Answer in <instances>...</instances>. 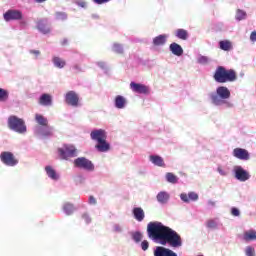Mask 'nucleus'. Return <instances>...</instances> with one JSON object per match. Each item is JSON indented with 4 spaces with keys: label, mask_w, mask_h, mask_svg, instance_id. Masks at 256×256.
<instances>
[{
    "label": "nucleus",
    "mask_w": 256,
    "mask_h": 256,
    "mask_svg": "<svg viewBox=\"0 0 256 256\" xmlns=\"http://www.w3.org/2000/svg\"><path fill=\"white\" fill-rule=\"evenodd\" d=\"M147 235L154 243L159 245H168L173 249L183 247V239L177 231L165 226L159 221L149 222L147 225Z\"/></svg>",
    "instance_id": "obj_1"
},
{
    "label": "nucleus",
    "mask_w": 256,
    "mask_h": 256,
    "mask_svg": "<svg viewBox=\"0 0 256 256\" xmlns=\"http://www.w3.org/2000/svg\"><path fill=\"white\" fill-rule=\"evenodd\" d=\"M210 99L216 107H224V109H233L234 104L229 101L231 99V91L225 86H220L216 92L210 94Z\"/></svg>",
    "instance_id": "obj_2"
},
{
    "label": "nucleus",
    "mask_w": 256,
    "mask_h": 256,
    "mask_svg": "<svg viewBox=\"0 0 256 256\" xmlns=\"http://www.w3.org/2000/svg\"><path fill=\"white\" fill-rule=\"evenodd\" d=\"M214 79L216 83H231L237 81V73L233 69L227 70L225 67L220 66L215 71Z\"/></svg>",
    "instance_id": "obj_3"
},
{
    "label": "nucleus",
    "mask_w": 256,
    "mask_h": 256,
    "mask_svg": "<svg viewBox=\"0 0 256 256\" xmlns=\"http://www.w3.org/2000/svg\"><path fill=\"white\" fill-rule=\"evenodd\" d=\"M8 127L11 131H15V133H27V126L25 125V120L21 119L17 116H10L8 118Z\"/></svg>",
    "instance_id": "obj_4"
},
{
    "label": "nucleus",
    "mask_w": 256,
    "mask_h": 256,
    "mask_svg": "<svg viewBox=\"0 0 256 256\" xmlns=\"http://www.w3.org/2000/svg\"><path fill=\"white\" fill-rule=\"evenodd\" d=\"M58 155L60 159H67L77 157V148L73 145H64L62 148H58Z\"/></svg>",
    "instance_id": "obj_5"
},
{
    "label": "nucleus",
    "mask_w": 256,
    "mask_h": 256,
    "mask_svg": "<svg viewBox=\"0 0 256 256\" xmlns=\"http://www.w3.org/2000/svg\"><path fill=\"white\" fill-rule=\"evenodd\" d=\"M55 131V128L53 126H36L34 128V133L38 137H41V139H49V137H53V133Z\"/></svg>",
    "instance_id": "obj_6"
},
{
    "label": "nucleus",
    "mask_w": 256,
    "mask_h": 256,
    "mask_svg": "<svg viewBox=\"0 0 256 256\" xmlns=\"http://www.w3.org/2000/svg\"><path fill=\"white\" fill-rule=\"evenodd\" d=\"M74 166L78 167V169H84V171H95V165L93 162L85 157L75 159Z\"/></svg>",
    "instance_id": "obj_7"
},
{
    "label": "nucleus",
    "mask_w": 256,
    "mask_h": 256,
    "mask_svg": "<svg viewBox=\"0 0 256 256\" xmlns=\"http://www.w3.org/2000/svg\"><path fill=\"white\" fill-rule=\"evenodd\" d=\"M233 173L235 179H237V181H240L241 183H245V181H249L251 179V174L249 173V171L245 170L241 166H234Z\"/></svg>",
    "instance_id": "obj_8"
},
{
    "label": "nucleus",
    "mask_w": 256,
    "mask_h": 256,
    "mask_svg": "<svg viewBox=\"0 0 256 256\" xmlns=\"http://www.w3.org/2000/svg\"><path fill=\"white\" fill-rule=\"evenodd\" d=\"M130 89L133 93H139L140 95H149L151 88L145 84L131 82Z\"/></svg>",
    "instance_id": "obj_9"
},
{
    "label": "nucleus",
    "mask_w": 256,
    "mask_h": 256,
    "mask_svg": "<svg viewBox=\"0 0 256 256\" xmlns=\"http://www.w3.org/2000/svg\"><path fill=\"white\" fill-rule=\"evenodd\" d=\"M0 159L4 165H7L8 167H15L19 161L15 159V156L11 152H2L0 154Z\"/></svg>",
    "instance_id": "obj_10"
},
{
    "label": "nucleus",
    "mask_w": 256,
    "mask_h": 256,
    "mask_svg": "<svg viewBox=\"0 0 256 256\" xmlns=\"http://www.w3.org/2000/svg\"><path fill=\"white\" fill-rule=\"evenodd\" d=\"M65 101L67 105H71V107H79V95L75 93V91L66 93Z\"/></svg>",
    "instance_id": "obj_11"
},
{
    "label": "nucleus",
    "mask_w": 256,
    "mask_h": 256,
    "mask_svg": "<svg viewBox=\"0 0 256 256\" xmlns=\"http://www.w3.org/2000/svg\"><path fill=\"white\" fill-rule=\"evenodd\" d=\"M232 155L233 157H236V159H240V161H249L251 158L249 151L243 148H235L232 152Z\"/></svg>",
    "instance_id": "obj_12"
},
{
    "label": "nucleus",
    "mask_w": 256,
    "mask_h": 256,
    "mask_svg": "<svg viewBox=\"0 0 256 256\" xmlns=\"http://www.w3.org/2000/svg\"><path fill=\"white\" fill-rule=\"evenodd\" d=\"M90 138L92 139V141H96V143H99L107 139V132H105V130L103 129L93 130L90 133Z\"/></svg>",
    "instance_id": "obj_13"
},
{
    "label": "nucleus",
    "mask_w": 256,
    "mask_h": 256,
    "mask_svg": "<svg viewBox=\"0 0 256 256\" xmlns=\"http://www.w3.org/2000/svg\"><path fill=\"white\" fill-rule=\"evenodd\" d=\"M23 18V14L19 10H8L4 14L5 21H19Z\"/></svg>",
    "instance_id": "obj_14"
},
{
    "label": "nucleus",
    "mask_w": 256,
    "mask_h": 256,
    "mask_svg": "<svg viewBox=\"0 0 256 256\" xmlns=\"http://www.w3.org/2000/svg\"><path fill=\"white\" fill-rule=\"evenodd\" d=\"M154 256H177V253L169 248L158 246L154 250Z\"/></svg>",
    "instance_id": "obj_15"
},
{
    "label": "nucleus",
    "mask_w": 256,
    "mask_h": 256,
    "mask_svg": "<svg viewBox=\"0 0 256 256\" xmlns=\"http://www.w3.org/2000/svg\"><path fill=\"white\" fill-rule=\"evenodd\" d=\"M171 199V195L169 194V192L167 191H160L158 192V194L156 195V201L160 204V205H167V203H169V200Z\"/></svg>",
    "instance_id": "obj_16"
},
{
    "label": "nucleus",
    "mask_w": 256,
    "mask_h": 256,
    "mask_svg": "<svg viewBox=\"0 0 256 256\" xmlns=\"http://www.w3.org/2000/svg\"><path fill=\"white\" fill-rule=\"evenodd\" d=\"M37 29L40 31V33H43L44 35L51 33V28L49 27L47 19L39 20L37 23Z\"/></svg>",
    "instance_id": "obj_17"
},
{
    "label": "nucleus",
    "mask_w": 256,
    "mask_h": 256,
    "mask_svg": "<svg viewBox=\"0 0 256 256\" xmlns=\"http://www.w3.org/2000/svg\"><path fill=\"white\" fill-rule=\"evenodd\" d=\"M38 103L43 107H51V105H53V98L50 94H42L38 100Z\"/></svg>",
    "instance_id": "obj_18"
},
{
    "label": "nucleus",
    "mask_w": 256,
    "mask_h": 256,
    "mask_svg": "<svg viewBox=\"0 0 256 256\" xmlns=\"http://www.w3.org/2000/svg\"><path fill=\"white\" fill-rule=\"evenodd\" d=\"M127 98L121 95H117L114 99V107L116 109H125L127 107Z\"/></svg>",
    "instance_id": "obj_19"
},
{
    "label": "nucleus",
    "mask_w": 256,
    "mask_h": 256,
    "mask_svg": "<svg viewBox=\"0 0 256 256\" xmlns=\"http://www.w3.org/2000/svg\"><path fill=\"white\" fill-rule=\"evenodd\" d=\"M97 151L100 153H107L111 149V144L107 142V139L101 140L100 142H97V145L95 146Z\"/></svg>",
    "instance_id": "obj_20"
},
{
    "label": "nucleus",
    "mask_w": 256,
    "mask_h": 256,
    "mask_svg": "<svg viewBox=\"0 0 256 256\" xmlns=\"http://www.w3.org/2000/svg\"><path fill=\"white\" fill-rule=\"evenodd\" d=\"M180 199L184 203H189V201H198L199 195L195 192H189L188 195L186 193L180 194Z\"/></svg>",
    "instance_id": "obj_21"
},
{
    "label": "nucleus",
    "mask_w": 256,
    "mask_h": 256,
    "mask_svg": "<svg viewBox=\"0 0 256 256\" xmlns=\"http://www.w3.org/2000/svg\"><path fill=\"white\" fill-rule=\"evenodd\" d=\"M169 49L172 55H175L176 57H181V55H183V47L176 42L171 43Z\"/></svg>",
    "instance_id": "obj_22"
},
{
    "label": "nucleus",
    "mask_w": 256,
    "mask_h": 256,
    "mask_svg": "<svg viewBox=\"0 0 256 256\" xmlns=\"http://www.w3.org/2000/svg\"><path fill=\"white\" fill-rule=\"evenodd\" d=\"M132 213L134 215V219H136V221L139 223L145 219V211L141 207L133 208Z\"/></svg>",
    "instance_id": "obj_23"
},
{
    "label": "nucleus",
    "mask_w": 256,
    "mask_h": 256,
    "mask_svg": "<svg viewBox=\"0 0 256 256\" xmlns=\"http://www.w3.org/2000/svg\"><path fill=\"white\" fill-rule=\"evenodd\" d=\"M167 37H169L167 34H161L159 36H156L153 39V45H155L156 47L165 45L167 43Z\"/></svg>",
    "instance_id": "obj_24"
},
{
    "label": "nucleus",
    "mask_w": 256,
    "mask_h": 256,
    "mask_svg": "<svg viewBox=\"0 0 256 256\" xmlns=\"http://www.w3.org/2000/svg\"><path fill=\"white\" fill-rule=\"evenodd\" d=\"M45 171L49 179H52V181H59V174L51 166H46Z\"/></svg>",
    "instance_id": "obj_25"
},
{
    "label": "nucleus",
    "mask_w": 256,
    "mask_h": 256,
    "mask_svg": "<svg viewBox=\"0 0 256 256\" xmlns=\"http://www.w3.org/2000/svg\"><path fill=\"white\" fill-rule=\"evenodd\" d=\"M149 161H151V163H153V165H156L157 167H163L165 165V162L163 161V158L161 156L151 155L149 157Z\"/></svg>",
    "instance_id": "obj_26"
},
{
    "label": "nucleus",
    "mask_w": 256,
    "mask_h": 256,
    "mask_svg": "<svg viewBox=\"0 0 256 256\" xmlns=\"http://www.w3.org/2000/svg\"><path fill=\"white\" fill-rule=\"evenodd\" d=\"M35 121L38 125H40L39 127H45L49 125V120L41 114H35Z\"/></svg>",
    "instance_id": "obj_27"
},
{
    "label": "nucleus",
    "mask_w": 256,
    "mask_h": 256,
    "mask_svg": "<svg viewBox=\"0 0 256 256\" xmlns=\"http://www.w3.org/2000/svg\"><path fill=\"white\" fill-rule=\"evenodd\" d=\"M175 36L182 41H187V39H189V32H187L185 29H177Z\"/></svg>",
    "instance_id": "obj_28"
},
{
    "label": "nucleus",
    "mask_w": 256,
    "mask_h": 256,
    "mask_svg": "<svg viewBox=\"0 0 256 256\" xmlns=\"http://www.w3.org/2000/svg\"><path fill=\"white\" fill-rule=\"evenodd\" d=\"M243 239L244 241H256V231L251 229L244 232Z\"/></svg>",
    "instance_id": "obj_29"
},
{
    "label": "nucleus",
    "mask_w": 256,
    "mask_h": 256,
    "mask_svg": "<svg viewBox=\"0 0 256 256\" xmlns=\"http://www.w3.org/2000/svg\"><path fill=\"white\" fill-rule=\"evenodd\" d=\"M219 47L222 51H231V49L233 48V45L229 40H222L219 42Z\"/></svg>",
    "instance_id": "obj_30"
},
{
    "label": "nucleus",
    "mask_w": 256,
    "mask_h": 256,
    "mask_svg": "<svg viewBox=\"0 0 256 256\" xmlns=\"http://www.w3.org/2000/svg\"><path fill=\"white\" fill-rule=\"evenodd\" d=\"M62 209L66 215H73V213L75 211V206H73V204H71L69 202H66V203H64Z\"/></svg>",
    "instance_id": "obj_31"
},
{
    "label": "nucleus",
    "mask_w": 256,
    "mask_h": 256,
    "mask_svg": "<svg viewBox=\"0 0 256 256\" xmlns=\"http://www.w3.org/2000/svg\"><path fill=\"white\" fill-rule=\"evenodd\" d=\"M9 101V90L0 88V103H7Z\"/></svg>",
    "instance_id": "obj_32"
},
{
    "label": "nucleus",
    "mask_w": 256,
    "mask_h": 256,
    "mask_svg": "<svg viewBox=\"0 0 256 256\" xmlns=\"http://www.w3.org/2000/svg\"><path fill=\"white\" fill-rule=\"evenodd\" d=\"M206 227L208 229H217L219 227V218L207 220Z\"/></svg>",
    "instance_id": "obj_33"
},
{
    "label": "nucleus",
    "mask_w": 256,
    "mask_h": 256,
    "mask_svg": "<svg viewBox=\"0 0 256 256\" xmlns=\"http://www.w3.org/2000/svg\"><path fill=\"white\" fill-rule=\"evenodd\" d=\"M53 64H54V67H57L58 69H63V67H65L66 65L65 60L59 57L53 58Z\"/></svg>",
    "instance_id": "obj_34"
},
{
    "label": "nucleus",
    "mask_w": 256,
    "mask_h": 256,
    "mask_svg": "<svg viewBox=\"0 0 256 256\" xmlns=\"http://www.w3.org/2000/svg\"><path fill=\"white\" fill-rule=\"evenodd\" d=\"M236 21H243L247 19V12L244 10L238 9L236 11V16H235Z\"/></svg>",
    "instance_id": "obj_35"
},
{
    "label": "nucleus",
    "mask_w": 256,
    "mask_h": 256,
    "mask_svg": "<svg viewBox=\"0 0 256 256\" xmlns=\"http://www.w3.org/2000/svg\"><path fill=\"white\" fill-rule=\"evenodd\" d=\"M131 237L136 243H141V241H143V233L139 231L131 232Z\"/></svg>",
    "instance_id": "obj_36"
},
{
    "label": "nucleus",
    "mask_w": 256,
    "mask_h": 256,
    "mask_svg": "<svg viewBox=\"0 0 256 256\" xmlns=\"http://www.w3.org/2000/svg\"><path fill=\"white\" fill-rule=\"evenodd\" d=\"M166 181H168V183L175 184L179 181V178L175 176V174L168 172L166 173Z\"/></svg>",
    "instance_id": "obj_37"
},
{
    "label": "nucleus",
    "mask_w": 256,
    "mask_h": 256,
    "mask_svg": "<svg viewBox=\"0 0 256 256\" xmlns=\"http://www.w3.org/2000/svg\"><path fill=\"white\" fill-rule=\"evenodd\" d=\"M112 51H114V53H118L119 55H121L123 53V45L119 43H114L112 46Z\"/></svg>",
    "instance_id": "obj_38"
},
{
    "label": "nucleus",
    "mask_w": 256,
    "mask_h": 256,
    "mask_svg": "<svg viewBox=\"0 0 256 256\" xmlns=\"http://www.w3.org/2000/svg\"><path fill=\"white\" fill-rule=\"evenodd\" d=\"M55 17L57 21H67V13L65 12H56Z\"/></svg>",
    "instance_id": "obj_39"
},
{
    "label": "nucleus",
    "mask_w": 256,
    "mask_h": 256,
    "mask_svg": "<svg viewBox=\"0 0 256 256\" xmlns=\"http://www.w3.org/2000/svg\"><path fill=\"white\" fill-rule=\"evenodd\" d=\"M197 61L200 65H207L209 63V58L207 56H199Z\"/></svg>",
    "instance_id": "obj_40"
},
{
    "label": "nucleus",
    "mask_w": 256,
    "mask_h": 256,
    "mask_svg": "<svg viewBox=\"0 0 256 256\" xmlns=\"http://www.w3.org/2000/svg\"><path fill=\"white\" fill-rule=\"evenodd\" d=\"M75 4L78 7H81L82 9H87V1H85V0H76Z\"/></svg>",
    "instance_id": "obj_41"
},
{
    "label": "nucleus",
    "mask_w": 256,
    "mask_h": 256,
    "mask_svg": "<svg viewBox=\"0 0 256 256\" xmlns=\"http://www.w3.org/2000/svg\"><path fill=\"white\" fill-rule=\"evenodd\" d=\"M245 253L247 256H255V248L247 246L245 249Z\"/></svg>",
    "instance_id": "obj_42"
},
{
    "label": "nucleus",
    "mask_w": 256,
    "mask_h": 256,
    "mask_svg": "<svg viewBox=\"0 0 256 256\" xmlns=\"http://www.w3.org/2000/svg\"><path fill=\"white\" fill-rule=\"evenodd\" d=\"M217 171L222 177H227V175H229V172H227V170L223 169L221 166L217 168Z\"/></svg>",
    "instance_id": "obj_43"
},
{
    "label": "nucleus",
    "mask_w": 256,
    "mask_h": 256,
    "mask_svg": "<svg viewBox=\"0 0 256 256\" xmlns=\"http://www.w3.org/2000/svg\"><path fill=\"white\" fill-rule=\"evenodd\" d=\"M113 231L114 233H123V226H121L120 224H114Z\"/></svg>",
    "instance_id": "obj_44"
},
{
    "label": "nucleus",
    "mask_w": 256,
    "mask_h": 256,
    "mask_svg": "<svg viewBox=\"0 0 256 256\" xmlns=\"http://www.w3.org/2000/svg\"><path fill=\"white\" fill-rule=\"evenodd\" d=\"M140 247L142 249V251H147V249H149V241L144 240L141 242Z\"/></svg>",
    "instance_id": "obj_45"
},
{
    "label": "nucleus",
    "mask_w": 256,
    "mask_h": 256,
    "mask_svg": "<svg viewBox=\"0 0 256 256\" xmlns=\"http://www.w3.org/2000/svg\"><path fill=\"white\" fill-rule=\"evenodd\" d=\"M231 215H233V217H239V215H241V211H239L238 208H231Z\"/></svg>",
    "instance_id": "obj_46"
},
{
    "label": "nucleus",
    "mask_w": 256,
    "mask_h": 256,
    "mask_svg": "<svg viewBox=\"0 0 256 256\" xmlns=\"http://www.w3.org/2000/svg\"><path fill=\"white\" fill-rule=\"evenodd\" d=\"M29 53L31 55H35V59H37V57H39L41 55V51H39V50H30Z\"/></svg>",
    "instance_id": "obj_47"
},
{
    "label": "nucleus",
    "mask_w": 256,
    "mask_h": 256,
    "mask_svg": "<svg viewBox=\"0 0 256 256\" xmlns=\"http://www.w3.org/2000/svg\"><path fill=\"white\" fill-rule=\"evenodd\" d=\"M88 203H89V205H97V200L95 199V197L90 196Z\"/></svg>",
    "instance_id": "obj_48"
},
{
    "label": "nucleus",
    "mask_w": 256,
    "mask_h": 256,
    "mask_svg": "<svg viewBox=\"0 0 256 256\" xmlns=\"http://www.w3.org/2000/svg\"><path fill=\"white\" fill-rule=\"evenodd\" d=\"M96 5H104V3H109V0H93Z\"/></svg>",
    "instance_id": "obj_49"
},
{
    "label": "nucleus",
    "mask_w": 256,
    "mask_h": 256,
    "mask_svg": "<svg viewBox=\"0 0 256 256\" xmlns=\"http://www.w3.org/2000/svg\"><path fill=\"white\" fill-rule=\"evenodd\" d=\"M82 219L85 220L87 224L91 223V217H89L87 214H83Z\"/></svg>",
    "instance_id": "obj_50"
},
{
    "label": "nucleus",
    "mask_w": 256,
    "mask_h": 256,
    "mask_svg": "<svg viewBox=\"0 0 256 256\" xmlns=\"http://www.w3.org/2000/svg\"><path fill=\"white\" fill-rule=\"evenodd\" d=\"M250 41H252L253 43L256 42V31H253L250 35Z\"/></svg>",
    "instance_id": "obj_51"
},
{
    "label": "nucleus",
    "mask_w": 256,
    "mask_h": 256,
    "mask_svg": "<svg viewBox=\"0 0 256 256\" xmlns=\"http://www.w3.org/2000/svg\"><path fill=\"white\" fill-rule=\"evenodd\" d=\"M97 65H98V67H100L101 69H105V67H107V64H105V62H98Z\"/></svg>",
    "instance_id": "obj_52"
},
{
    "label": "nucleus",
    "mask_w": 256,
    "mask_h": 256,
    "mask_svg": "<svg viewBox=\"0 0 256 256\" xmlns=\"http://www.w3.org/2000/svg\"><path fill=\"white\" fill-rule=\"evenodd\" d=\"M208 205H209L210 207H215V202L212 201V200H210V201H208Z\"/></svg>",
    "instance_id": "obj_53"
},
{
    "label": "nucleus",
    "mask_w": 256,
    "mask_h": 256,
    "mask_svg": "<svg viewBox=\"0 0 256 256\" xmlns=\"http://www.w3.org/2000/svg\"><path fill=\"white\" fill-rule=\"evenodd\" d=\"M35 1V3H45V1H47V0H34Z\"/></svg>",
    "instance_id": "obj_54"
},
{
    "label": "nucleus",
    "mask_w": 256,
    "mask_h": 256,
    "mask_svg": "<svg viewBox=\"0 0 256 256\" xmlns=\"http://www.w3.org/2000/svg\"><path fill=\"white\" fill-rule=\"evenodd\" d=\"M92 17H93L94 19H98V18H99V16H97V15H92Z\"/></svg>",
    "instance_id": "obj_55"
},
{
    "label": "nucleus",
    "mask_w": 256,
    "mask_h": 256,
    "mask_svg": "<svg viewBox=\"0 0 256 256\" xmlns=\"http://www.w3.org/2000/svg\"><path fill=\"white\" fill-rule=\"evenodd\" d=\"M74 69H78V67H77V66H75V67H74Z\"/></svg>",
    "instance_id": "obj_56"
}]
</instances>
